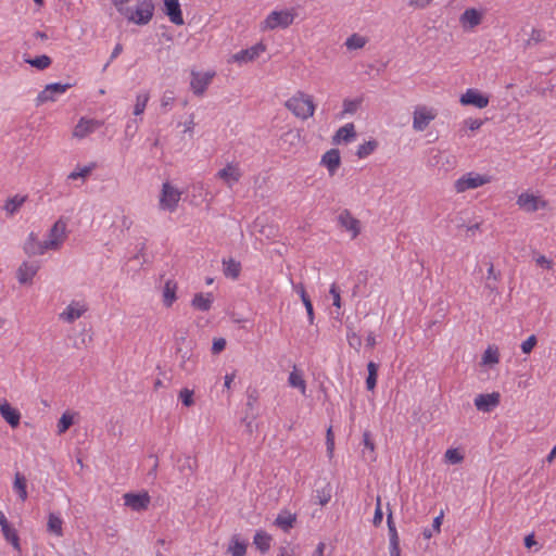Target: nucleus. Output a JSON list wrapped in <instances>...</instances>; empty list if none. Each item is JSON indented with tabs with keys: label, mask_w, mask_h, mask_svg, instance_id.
<instances>
[{
	"label": "nucleus",
	"mask_w": 556,
	"mask_h": 556,
	"mask_svg": "<svg viewBox=\"0 0 556 556\" xmlns=\"http://www.w3.org/2000/svg\"><path fill=\"white\" fill-rule=\"evenodd\" d=\"M117 12L129 23L147 25L153 17V0H112Z\"/></svg>",
	"instance_id": "f257e3e1"
},
{
	"label": "nucleus",
	"mask_w": 556,
	"mask_h": 556,
	"mask_svg": "<svg viewBox=\"0 0 556 556\" xmlns=\"http://www.w3.org/2000/svg\"><path fill=\"white\" fill-rule=\"evenodd\" d=\"M285 106L298 118L306 121L315 113V103L311 94L298 91L290 97Z\"/></svg>",
	"instance_id": "f03ea898"
},
{
	"label": "nucleus",
	"mask_w": 556,
	"mask_h": 556,
	"mask_svg": "<svg viewBox=\"0 0 556 556\" xmlns=\"http://www.w3.org/2000/svg\"><path fill=\"white\" fill-rule=\"evenodd\" d=\"M492 181V176L477 172H468L453 182V190L457 193H465L481 188Z\"/></svg>",
	"instance_id": "7ed1b4c3"
},
{
	"label": "nucleus",
	"mask_w": 556,
	"mask_h": 556,
	"mask_svg": "<svg viewBox=\"0 0 556 556\" xmlns=\"http://www.w3.org/2000/svg\"><path fill=\"white\" fill-rule=\"evenodd\" d=\"M298 13L295 9H285L280 11L270 12L267 17L261 23V29L273 30L278 27L287 28L289 27L295 20Z\"/></svg>",
	"instance_id": "20e7f679"
},
{
	"label": "nucleus",
	"mask_w": 556,
	"mask_h": 556,
	"mask_svg": "<svg viewBox=\"0 0 556 556\" xmlns=\"http://www.w3.org/2000/svg\"><path fill=\"white\" fill-rule=\"evenodd\" d=\"M516 204L518 207L528 214L535 213L538 211H546L549 208V203L541 194L532 191H523L517 197Z\"/></svg>",
	"instance_id": "39448f33"
},
{
	"label": "nucleus",
	"mask_w": 556,
	"mask_h": 556,
	"mask_svg": "<svg viewBox=\"0 0 556 556\" xmlns=\"http://www.w3.org/2000/svg\"><path fill=\"white\" fill-rule=\"evenodd\" d=\"M182 191L169 181H165L162 185L159 207L162 211L173 213L177 210L180 202Z\"/></svg>",
	"instance_id": "423d86ee"
},
{
	"label": "nucleus",
	"mask_w": 556,
	"mask_h": 556,
	"mask_svg": "<svg viewBox=\"0 0 556 556\" xmlns=\"http://www.w3.org/2000/svg\"><path fill=\"white\" fill-rule=\"evenodd\" d=\"M68 236L67 219L59 217L48 231L45 239L50 251H59L62 249Z\"/></svg>",
	"instance_id": "0eeeda50"
},
{
	"label": "nucleus",
	"mask_w": 556,
	"mask_h": 556,
	"mask_svg": "<svg viewBox=\"0 0 556 556\" xmlns=\"http://www.w3.org/2000/svg\"><path fill=\"white\" fill-rule=\"evenodd\" d=\"M437 116V109L425 104L416 105L412 114V127L417 132L425 131Z\"/></svg>",
	"instance_id": "6e6552de"
},
{
	"label": "nucleus",
	"mask_w": 556,
	"mask_h": 556,
	"mask_svg": "<svg viewBox=\"0 0 556 556\" xmlns=\"http://www.w3.org/2000/svg\"><path fill=\"white\" fill-rule=\"evenodd\" d=\"M89 311L88 303L85 300H72L62 312L59 313L58 319L63 324H74L84 317Z\"/></svg>",
	"instance_id": "1a4fd4ad"
},
{
	"label": "nucleus",
	"mask_w": 556,
	"mask_h": 556,
	"mask_svg": "<svg viewBox=\"0 0 556 556\" xmlns=\"http://www.w3.org/2000/svg\"><path fill=\"white\" fill-rule=\"evenodd\" d=\"M40 269L36 261H24L16 269L15 277L20 285L30 287Z\"/></svg>",
	"instance_id": "9d476101"
},
{
	"label": "nucleus",
	"mask_w": 556,
	"mask_h": 556,
	"mask_svg": "<svg viewBox=\"0 0 556 556\" xmlns=\"http://www.w3.org/2000/svg\"><path fill=\"white\" fill-rule=\"evenodd\" d=\"M484 18V11L476 8H467L458 18L464 31H472Z\"/></svg>",
	"instance_id": "9b49d317"
},
{
	"label": "nucleus",
	"mask_w": 556,
	"mask_h": 556,
	"mask_svg": "<svg viewBox=\"0 0 556 556\" xmlns=\"http://www.w3.org/2000/svg\"><path fill=\"white\" fill-rule=\"evenodd\" d=\"M23 251L28 256H41L49 252L46 240H40L34 231L29 232L23 242Z\"/></svg>",
	"instance_id": "f8f14e48"
},
{
	"label": "nucleus",
	"mask_w": 556,
	"mask_h": 556,
	"mask_svg": "<svg viewBox=\"0 0 556 556\" xmlns=\"http://www.w3.org/2000/svg\"><path fill=\"white\" fill-rule=\"evenodd\" d=\"M123 500L124 505L134 511L147 510L151 502V497L147 491H142L139 493H125L123 495Z\"/></svg>",
	"instance_id": "ddd939ff"
},
{
	"label": "nucleus",
	"mask_w": 556,
	"mask_h": 556,
	"mask_svg": "<svg viewBox=\"0 0 556 556\" xmlns=\"http://www.w3.org/2000/svg\"><path fill=\"white\" fill-rule=\"evenodd\" d=\"M214 76L215 72L192 71L190 80V88L192 92L198 97L203 96L207 87L211 85Z\"/></svg>",
	"instance_id": "4468645a"
},
{
	"label": "nucleus",
	"mask_w": 556,
	"mask_h": 556,
	"mask_svg": "<svg viewBox=\"0 0 556 556\" xmlns=\"http://www.w3.org/2000/svg\"><path fill=\"white\" fill-rule=\"evenodd\" d=\"M71 87L70 84L53 83L47 85L42 91L36 98L37 105H41L47 102H54L56 97L66 92Z\"/></svg>",
	"instance_id": "2eb2a0df"
},
{
	"label": "nucleus",
	"mask_w": 556,
	"mask_h": 556,
	"mask_svg": "<svg viewBox=\"0 0 556 556\" xmlns=\"http://www.w3.org/2000/svg\"><path fill=\"white\" fill-rule=\"evenodd\" d=\"M462 105H472L477 109H484L489 105V96L475 88L467 89L459 98Z\"/></svg>",
	"instance_id": "dca6fc26"
},
{
	"label": "nucleus",
	"mask_w": 556,
	"mask_h": 556,
	"mask_svg": "<svg viewBox=\"0 0 556 556\" xmlns=\"http://www.w3.org/2000/svg\"><path fill=\"white\" fill-rule=\"evenodd\" d=\"M338 223L341 228L355 239L361 232V222L352 215L349 210H342L338 215Z\"/></svg>",
	"instance_id": "f3484780"
},
{
	"label": "nucleus",
	"mask_w": 556,
	"mask_h": 556,
	"mask_svg": "<svg viewBox=\"0 0 556 556\" xmlns=\"http://www.w3.org/2000/svg\"><path fill=\"white\" fill-rule=\"evenodd\" d=\"M265 49L266 47L263 43H256L248 49L232 54L229 61L240 65L253 62L265 51Z\"/></svg>",
	"instance_id": "a211bd4d"
},
{
	"label": "nucleus",
	"mask_w": 556,
	"mask_h": 556,
	"mask_svg": "<svg viewBox=\"0 0 556 556\" xmlns=\"http://www.w3.org/2000/svg\"><path fill=\"white\" fill-rule=\"evenodd\" d=\"M102 126V122L81 117L73 129V137L84 139Z\"/></svg>",
	"instance_id": "6ab92c4d"
},
{
	"label": "nucleus",
	"mask_w": 556,
	"mask_h": 556,
	"mask_svg": "<svg viewBox=\"0 0 556 556\" xmlns=\"http://www.w3.org/2000/svg\"><path fill=\"white\" fill-rule=\"evenodd\" d=\"M242 176L241 169L237 164L229 163L219 169L216 177L225 182L228 188H232Z\"/></svg>",
	"instance_id": "aec40b11"
},
{
	"label": "nucleus",
	"mask_w": 556,
	"mask_h": 556,
	"mask_svg": "<svg viewBox=\"0 0 556 556\" xmlns=\"http://www.w3.org/2000/svg\"><path fill=\"white\" fill-rule=\"evenodd\" d=\"M500 397L498 392L479 394L475 399V406L479 412L489 413L500 404Z\"/></svg>",
	"instance_id": "412c9836"
},
{
	"label": "nucleus",
	"mask_w": 556,
	"mask_h": 556,
	"mask_svg": "<svg viewBox=\"0 0 556 556\" xmlns=\"http://www.w3.org/2000/svg\"><path fill=\"white\" fill-rule=\"evenodd\" d=\"M194 348L179 346L176 348V354L179 358V367L186 372H191L195 366V357L193 354Z\"/></svg>",
	"instance_id": "4be33fe9"
},
{
	"label": "nucleus",
	"mask_w": 556,
	"mask_h": 556,
	"mask_svg": "<svg viewBox=\"0 0 556 556\" xmlns=\"http://www.w3.org/2000/svg\"><path fill=\"white\" fill-rule=\"evenodd\" d=\"M164 13L175 25H184V16L180 9L179 0H164Z\"/></svg>",
	"instance_id": "5701e85b"
},
{
	"label": "nucleus",
	"mask_w": 556,
	"mask_h": 556,
	"mask_svg": "<svg viewBox=\"0 0 556 556\" xmlns=\"http://www.w3.org/2000/svg\"><path fill=\"white\" fill-rule=\"evenodd\" d=\"M320 164L328 169L330 176H333L341 165L340 152L337 149L327 151L323 156Z\"/></svg>",
	"instance_id": "b1692460"
},
{
	"label": "nucleus",
	"mask_w": 556,
	"mask_h": 556,
	"mask_svg": "<svg viewBox=\"0 0 556 556\" xmlns=\"http://www.w3.org/2000/svg\"><path fill=\"white\" fill-rule=\"evenodd\" d=\"M178 285L174 279H167L162 289V303L166 308L173 306L177 300Z\"/></svg>",
	"instance_id": "393cba45"
},
{
	"label": "nucleus",
	"mask_w": 556,
	"mask_h": 556,
	"mask_svg": "<svg viewBox=\"0 0 556 556\" xmlns=\"http://www.w3.org/2000/svg\"><path fill=\"white\" fill-rule=\"evenodd\" d=\"M0 414L11 427L15 428L20 425V412L13 408L7 401H0Z\"/></svg>",
	"instance_id": "a878e982"
},
{
	"label": "nucleus",
	"mask_w": 556,
	"mask_h": 556,
	"mask_svg": "<svg viewBox=\"0 0 556 556\" xmlns=\"http://www.w3.org/2000/svg\"><path fill=\"white\" fill-rule=\"evenodd\" d=\"M214 302V296L212 293H195L191 300V306L195 311L207 312L211 309Z\"/></svg>",
	"instance_id": "bb28decb"
},
{
	"label": "nucleus",
	"mask_w": 556,
	"mask_h": 556,
	"mask_svg": "<svg viewBox=\"0 0 556 556\" xmlns=\"http://www.w3.org/2000/svg\"><path fill=\"white\" fill-rule=\"evenodd\" d=\"M97 165L94 163H90L84 166H76L74 170H72L67 175V180H80L81 185L86 182L91 173L96 169Z\"/></svg>",
	"instance_id": "cd10ccee"
},
{
	"label": "nucleus",
	"mask_w": 556,
	"mask_h": 556,
	"mask_svg": "<svg viewBox=\"0 0 556 556\" xmlns=\"http://www.w3.org/2000/svg\"><path fill=\"white\" fill-rule=\"evenodd\" d=\"M430 165L447 172L453 167V162L444 152L440 150H432Z\"/></svg>",
	"instance_id": "c85d7f7f"
},
{
	"label": "nucleus",
	"mask_w": 556,
	"mask_h": 556,
	"mask_svg": "<svg viewBox=\"0 0 556 556\" xmlns=\"http://www.w3.org/2000/svg\"><path fill=\"white\" fill-rule=\"evenodd\" d=\"M356 136L355 126L352 123L345 124L340 127L333 136V142L339 144L341 142H350Z\"/></svg>",
	"instance_id": "c756f323"
},
{
	"label": "nucleus",
	"mask_w": 556,
	"mask_h": 556,
	"mask_svg": "<svg viewBox=\"0 0 556 556\" xmlns=\"http://www.w3.org/2000/svg\"><path fill=\"white\" fill-rule=\"evenodd\" d=\"M288 383L291 388H295L300 390V392L305 395L306 394V382L303 377V374L301 370H299L296 367H293L291 372L288 377Z\"/></svg>",
	"instance_id": "7c9ffc66"
},
{
	"label": "nucleus",
	"mask_w": 556,
	"mask_h": 556,
	"mask_svg": "<svg viewBox=\"0 0 556 556\" xmlns=\"http://www.w3.org/2000/svg\"><path fill=\"white\" fill-rule=\"evenodd\" d=\"M13 490L17 493L21 502H25L27 500V481L21 472H16L14 475Z\"/></svg>",
	"instance_id": "2f4dec72"
},
{
	"label": "nucleus",
	"mask_w": 556,
	"mask_h": 556,
	"mask_svg": "<svg viewBox=\"0 0 556 556\" xmlns=\"http://www.w3.org/2000/svg\"><path fill=\"white\" fill-rule=\"evenodd\" d=\"M63 520L61 517L54 513H50L48 515V522H47V530L48 532L56 535L62 536L63 535V529H62Z\"/></svg>",
	"instance_id": "473e14b6"
},
{
	"label": "nucleus",
	"mask_w": 556,
	"mask_h": 556,
	"mask_svg": "<svg viewBox=\"0 0 556 556\" xmlns=\"http://www.w3.org/2000/svg\"><path fill=\"white\" fill-rule=\"evenodd\" d=\"M227 551L231 556H245L247 543L241 541L238 535H233L230 539Z\"/></svg>",
	"instance_id": "72a5a7b5"
},
{
	"label": "nucleus",
	"mask_w": 556,
	"mask_h": 556,
	"mask_svg": "<svg viewBox=\"0 0 556 556\" xmlns=\"http://www.w3.org/2000/svg\"><path fill=\"white\" fill-rule=\"evenodd\" d=\"M77 416V413L74 412H65L61 416V418L58 421V433L63 434L65 433L70 427L74 424L75 417Z\"/></svg>",
	"instance_id": "f704fd0d"
},
{
	"label": "nucleus",
	"mask_w": 556,
	"mask_h": 556,
	"mask_svg": "<svg viewBox=\"0 0 556 556\" xmlns=\"http://www.w3.org/2000/svg\"><path fill=\"white\" fill-rule=\"evenodd\" d=\"M295 515L294 514H291V513H288V511H282L281 514H279L275 520V523L281 528L283 531H288L289 529H291L295 522Z\"/></svg>",
	"instance_id": "c9c22d12"
},
{
	"label": "nucleus",
	"mask_w": 556,
	"mask_h": 556,
	"mask_svg": "<svg viewBox=\"0 0 556 556\" xmlns=\"http://www.w3.org/2000/svg\"><path fill=\"white\" fill-rule=\"evenodd\" d=\"M368 39L359 34H353L345 40V47L348 50H358L366 46Z\"/></svg>",
	"instance_id": "e433bc0d"
},
{
	"label": "nucleus",
	"mask_w": 556,
	"mask_h": 556,
	"mask_svg": "<svg viewBox=\"0 0 556 556\" xmlns=\"http://www.w3.org/2000/svg\"><path fill=\"white\" fill-rule=\"evenodd\" d=\"M25 202V197L15 195L5 201L3 210L8 215L15 214Z\"/></svg>",
	"instance_id": "4c0bfd02"
},
{
	"label": "nucleus",
	"mask_w": 556,
	"mask_h": 556,
	"mask_svg": "<svg viewBox=\"0 0 556 556\" xmlns=\"http://www.w3.org/2000/svg\"><path fill=\"white\" fill-rule=\"evenodd\" d=\"M271 536L264 531H257L254 535V544L261 552L270 547Z\"/></svg>",
	"instance_id": "58836bf2"
},
{
	"label": "nucleus",
	"mask_w": 556,
	"mask_h": 556,
	"mask_svg": "<svg viewBox=\"0 0 556 556\" xmlns=\"http://www.w3.org/2000/svg\"><path fill=\"white\" fill-rule=\"evenodd\" d=\"M500 362L498 349L490 345L482 355V365H495Z\"/></svg>",
	"instance_id": "ea45409f"
},
{
	"label": "nucleus",
	"mask_w": 556,
	"mask_h": 556,
	"mask_svg": "<svg viewBox=\"0 0 556 556\" xmlns=\"http://www.w3.org/2000/svg\"><path fill=\"white\" fill-rule=\"evenodd\" d=\"M149 99L150 94L148 92H140L137 94L132 111V114L135 116H140L141 114H143L146 106L149 102Z\"/></svg>",
	"instance_id": "a19ab883"
},
{
	"label": "nucleus",
	"mask_w": 556,
	"mask_h": 556,
	"mask_svg": "<svg viewBox=\"0 0 556 556\" xmlns=\"http://www.w3.org/2000/svg\"><path fill=\"white\" fill-rule=\"evenodd\" d=\"M223 264H224L225 276L232 278V279L238 278V276L240 274V269H241L240 263H238L233 260H228V261H224Z\"/></svg>",
	"instance_id": "79ce46f5"
},
{
	"label": "nucleus",
	"mask_w": 556,
	"mask_h": 556,
	"mask_svg": "<svg viewBox=\"0 0 556 556\" xmlns=\"http://www.w3.org/2000/svg\"><path fill=\"white\" fill-rule=\"evenodd\" d=\"M1 530H2V533L5 538V540L8 542H10L15 549L18 551L20 549V539L16 533V530L11 525L2 527Z\"/></svg>",
	"instance_id": "37998d69"
},
{
	"label": "nucleus",
	"mask_w": 556,
	"mask_h": 556,
	"mask_svg": "<svg viewBox=\"0 0 556 556\" xmlns=\"http://www.w3.org/2000/svg\"><path fill=\"white\" fill-rule=\"evenodd\" d=\"M332 496V488L330 483H326L323 488L316 490V498L321 506L327 505Z\"/></svg>",
	"instance_id": "c03bdc74"
},
{
	"label": "nucleus",
	"mask_w": 556,
	"mask_h": 556,
	"mask_svg": "<svg viewBox=\"0 0 556 556\" xmlns=\"http://www.w3.org/2000/svg\"><path fill=\"white\" fill-rule=\"evenodd\" d=\"M368 377L366 379V387L369 391H372L377 383L378 365L374 362H369L367 365Z\"/></svg>",
	"instance_id": "a18cd8bd"
},
{
	"label": "nucleus",
	"mask_w": 556,
	"mask_h": 556,
	"mask_svg": "<svg viewBox=\"0 0 556 556\" xmlns=\"http://www.w3.org/2000/svg\"><path fill=\"white\" fill-rule=\"evenodd\" d=\"M26 62L38 70H45L50 66L51 59L48 55H39L34 59L26 60Z\"/></svg>",
	"instance_id": "49530a36"
},
{
	"label": "nucleus",
	"mask_w": 556,
	"mask_h": 556,
	"mask_svg": "<svg viewBox=\"0 0 556 556\" xmlns=\"http://www.w3.org/2000/svg\"><path fill=\"white\" fill-rule=\"evenodd\" d=\"M376 148V141H367L358 147L356 154L359 159H363L371 154Z\"/></svg>",
	"instance_id": "de8ad7c7"
},
{
	"label": "nucleus",
	"mask_w": 556,
	"mask_h": 556,
	"mask_svg": "<svg viewBox=\"0 0 556 556\" xmlns=\"http://www.w3.org/2000/svg\"><path fill=\"white\" fill-rule=\"evenodd\" d=\"M444 458L450 464H459L463 462L464 455L457 448H448L444 454Z\"/></svg>",
	"instance_id": "09e8293b"
},
{
	"label": "nucleus",
	"mask_w": 556,
	"mask_h": 556,
	"mask_svg": "<svg viewBox=\"0 0 556 556\" xmlns=\"http://www.w3.org/2000/svg\"><path fill=\"white\" fill-rule=\"evenodd\" d=\"M176 348L189 346L194 348L195 343L188 338V331L178 332L175 338Z\"/></svg>",
	"instance_id": "8fccbe9b"
},
{
	"label": "nucleus",
	"mask_w": 556,
	"mask_h": 556,
	"mask_svg": "<svg viewBox=\"0 0 556 556\" xmlns=\"http://www.w3.org/2000/svg\"><path fill=\"white\" fill-rule=\"evenodd\" d=\"M362 103L361 99H345L343 101V114H354Z\"/></svg>",
	"instance_id": "3c124183"
},
{
	"label": "nucleus",
	"mask_w": 556,
	"mask_h": 556,
	"mask_svg": "<svg viewBox=\"0 0 556 556\" xmlns=\"http://www.w3.org/2000/svg\"><path fill=\"white\" fill-rule=\"evenodd\" d=\"M435 0H408L407 5L413 10H426Z\"/></svg>",
	"instance_id": "603ef678"
},
{
	"label": "nucleus",
	"mask_w": 556,
	"mask_h": 556,
	"mask_svg": "<svg viewBox=\"0 0 556 556\" xmlns=\"http://www.w3.org/2000/svg\"><path fill=\"white\" fill-rule=\"evenodd\" d=\"M179 399L181 400L182 404L187 407H190L194 404L192 390L182 389L179 392Z\"/></svg>",
	"instance_id": "864d4df0"
},
{
	"label": "nucleus",
	"mask_w": 556,
	"mask_h": 556,
	"mask_svg": "<svg viewBox=\"0 0 556 556\" xmlns=\"http://www.w3.org/2000/svg\"><path fill=\"white\" fill-rule=\"evenodd\" d=\"M534 261L535 264L543 269L552 270L554 268V262L544 255H536Z\"/></svg>",
	"instance_id": "5fc2aeb1"
},
{
	"label": "nucleus",
	"mask_w": 556,
	"mask_h": 556,
	"mask_svg": "<svg viewBox=\"0 0 556 556\" xmlns=\"http://www.w3.org/2000/svg\"><path fill=\"white\" fill-rule=\"evenodd\" d=\"M348 342L351 348H353L356 351H359L362 346V339L356 332L351 331L348 333Z\"/></svg>",
	"instance_id": "6e6d98bb"
},
{
	"label": "nucleus",
	"mask_w": 556,
	"mask_h": 556,
	"mask_svg": "<svg viewBox=\"0 0 556 556\" xmlns=\"http://www.w3.org/2000/svg\"><path fill=\"white\" fill-rule=\"evenodd\" d=\"M536 337L534 334L530 336L526 341L521 343V350L525 354H529L532 352L534 346L536 345Z\"/></svg>",
	"instance_id": "4d7b16f0"
},
{
	"label": "nucleus",
	"mask_w": 556,
	"mask_h": 556,
	"mask_svg": "<svg viewBox=\"0 0 556 556\" xmlns=\"http://www.w3.org/2000/svg\"><path fill=\"white\" fill-rule=\"evenodd\" d=\"M226 348V340L224 338H216L213 340L212 353L219 354Z\"/></svg>",
	"instance_id": "13d9d810"
},
{
	"label": "nucleus",
	"mask_w": 556,
	"mask_h": 556,
	"mask_svg": "<svg viewBox=\"0 0 556 556\" xmlns=\"http://www.w3.org/2000/svg\"><path fill=\"white\" fill-rule=\"evenodd\" d=\"M482 124H483V122L478 118H467L464 122V126L467 127L471 131L478 130L482 126Z\"/></svg>",
	"instance_id": "bf43d9fd"
},
{
	"label": "nucleus",
	"mask_w": 556,
	"mask_h": 556,
	"mask_svg": "<svg viewBox=\"0 0 556 556\" xmlns=\"http://www.w3.org/2000/svg\"><path fill=\"white\" fill-rule=\"evenodd\" d=\"M329 293H330V295L332 296V300H333L332 304L337 308H340L341 307V298H340V291H339L338 287L336 285H332L330 287Z\"/></svg>",
	"instance_id": "052dcab7"
},
{
	"label": "nucleus",
	"mask_w": 556,
	"mask_h": 556,
	"mask_svg": "<svg viewBox=\"0 0 556 556\" xmlns=\"http://www.w3.org/2000/svg\"><path fill=\"white\" fill-rule=\"evenodd\" d=\"M387 522H388V528H389L390 540H399V534H397L396 528L393 523L391 513L388 515Z\"/></svg>",
	"instance_id": "680f3d73"
},
{
	"label": "nucleus",
	"mask_w": 556,
	"mask_h": 556,
	"mask_svg": "<svg viewBox=\"0 0 556 556\" xmlns=\"http://www.w3.org/2000/svg\"><path fill=\"white\" fill-rule=\"evenodd\" d=\"M382 510H381V498L380 496L377 497V507H376V510H375V516H374V525L375 526H379L381 522H382Z\"/></svg>",
	"instance_id": "e2e57ef3"
},
{
	"label": "nucleus",
	"mask_w": 556,
	"mask_h": 556,
	"mask_svg": "<svg viewBox=\"0 0 556 556\" xmlns=\"http://www.w3.org/2000/svg\"><path fill=\"white\" fill-rule=\"evenodd\" d=\"M334 448V438L332 433L331 427L327 430V452L328 455L331 457Z\"/></svg>",
	"instance_id": "0e129e2a"
},
{
	"label": "nucleus",
	"mask_w": 556,
	"mask_h": 556,
	"mask_svg": "<svg viewBox=\"0 0 556 556\" xmlns=\"http://www.w3.org/2000/svg\"><path fill=\"white\" fill-rule=\"evenodd\" d=\"M525 546L528 549H532L533 547H535V551H539L540 547L538 546V542L535 541L533 533L525 538Z\"/></svg>",
	"instance_id": "69168bd1"
},
{
	"label": "nucleus",
	"mask_w": 556,
	"mask_h": 556,
	"mask_svg": "<svg viewBox=\"0 0 556 556\" xmlns=\"http://www.w3.org/2000/svg\"><path fill=\"white\" fill-rule=\"evenodd\" d=\"M303 304L307 312L308 321H309V324H313L314 323V309H313V304H312L311 300L304 299Z\"/></svg>",
	"instance_id": "338daca9"
},
{
	"label": "nucleus",
	"mask_w": 556,
	"mask_h": 556,
	"mask_svg": "<svg viewBox=\"0 0 556 556\" xmlns=\"http://www.w3.org/2000/svg\"><path fill=\"white\" fill-rule=\"evenodd\" d=\"M400 540H390V556H400Z\"/></svg>",
	"instance_id": "774afa93"
}]
</instances>
